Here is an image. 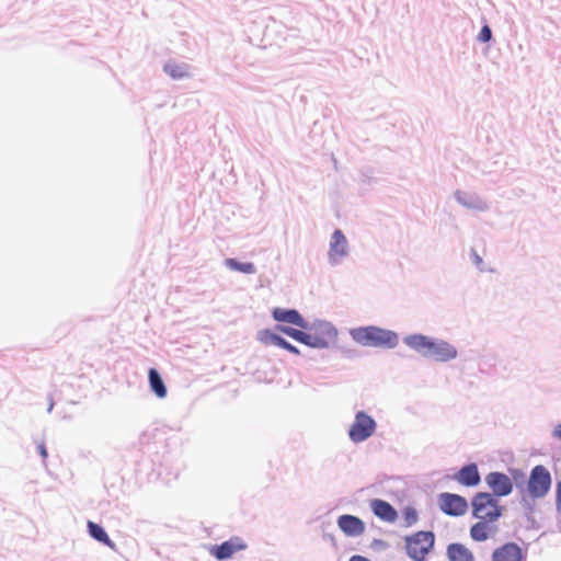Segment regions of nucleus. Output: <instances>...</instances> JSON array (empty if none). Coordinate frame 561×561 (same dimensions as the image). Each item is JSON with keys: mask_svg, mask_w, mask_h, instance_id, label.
<instances>
[{"mask_svg": "<svg viewBox=\"0 0 561 561\" xmlns=\"http://www.w3.org/2000/svg\"><path fill=\"white\" fill-rule=\"evenodd\" d=\"M350 561H369L367 558L362 556H353Z\"/></svg>", "mask_w": 561, "mask_h": 561, "instance_id": "c756f323", "label": "nucleus"}, {"mask_svg": "<svg viewBox=\"0 0 561 561\" xmlns=\"http://www.w3.org/2000/svg\"><path fill=\"white\" fill-rule=\"evenodd\" d=\"M88 529L91 537L95 540L106 545L111 549L115 548L114 542L110 539L105 530L98 524L93 522H88Z\"/></svg>", "mask_w": 561, "mask_h": 561, "instance_id": "412c9836", "label": "nucleus"}, {"mask_svg": "<svg viewBox=\"0 0 561 561\" xmlns=\"http://www.w3.org/2000/svg\"><path fill=\"white\" fill-rule=\"evenodd\" d=\"M485 482L489 488L493 491V495L506 496L513 490V483L508 476L501 472H491L485 477Z\"/></svg>", "mask_w": 561, "mask_h": 561, "instance_id": "9d476101", "label": "nucleus"}, {"mask_svg": "<svg viewBox=\"0 0 561 561\" xmlns=\"http://www.w3.org/2000/svg\"><path fill=\"white\" fill-rule=\"evenodd\" d=\"M435 536L432 531H417L405 538L408 556L415 561H425L426 556L433 549Z\"/></svg>", "mask_w": 561, "mask_h": 561, "instance_id": "7ed1b4c3", "label": "nucleus"}, {"mask_svg": "<svg viewBox=\"0 0 561 561\" xmlns=\"http://www.w3.org/2000/svg\"><path fill=\"white\" fill-rule=\"evenodd\" d=\"M432 342L433 340L421 334H414L405 337L407 345L422 353L424 356H427V352H430Z\"/></svg>", "mask_w": 561, "mask_h": 561, "instance_id": "6ab92c4d", "label": "nucleus"}, {"mask_svg": "<svg viewBox=\"0 0 561 561\" xmlns=\"http://www.w3.org/2000/svg\"><path fill=\"white\" fill-rule=\"evenodd\" d=\"M553 436L561 440V423L554 427Z\"/></svg>", "mask_w": 561, "mask_h": 561, "instance_id": "c85d7f7f", "label": "nucleus"}, {"mask_svg": "<svg viewBox=\"0 0 561 561\" xmlns=\"http://www.w3.org/2000/svg\"><path fill=\"white\" fill-rule=\"evenodd\" d=\"M279 330L283 333H285L286 335L294 339L295 341L309 346L310 336H309L308 332H304L301 330H297V329H293V328H288V327H279Z\"/></svg>", "mask_w": 561, "mask_h": 561, "instance_id": "5701e85b", "label": "nucleus"}, {"mask_svg": "<svg viewBox=\"0 0 561 561\" xmlns=\"http://www.w3.org/2000/svg\"><path fill=\"white\" fill-rule=\"evenodd\" d=\"M527 554L516 542H505L495 548L491 561H526Z\"/></svg>", "mask_w": 561, "mask_h": 561, "instance_id": "6e6552de", "label": "nucleus"}, {"mask_svg": "<svg viewBox=\"0 0 561 561\" xmlns=\"http://www.w3.org/2000/svg\"><path fill=\"white\" fill-rule=\"evenodd\" d=\"M438 505L445 514L451 516H461L468 511L466 499L453 493L439 494Z\"/></svg>", "mask_w": 561, "mask_h": 561, "instance_id": "0eeeda50", "label": "nucleus"}, {"mask_svg": "<svg viewBox=\"0 0 561 561\" xmlns=\"http://www.w3.org/2000/svg\"><path fill=\"white\" fill-rule=\"evenodd\" d=\"M455 479L466 486L477 485L480 482L478 467L474 463L465 466L458 471Z\"/></svg>", "mask_w": 561, "mask_h": 561, "instance_id": "f3484780", "label": "nucleus"}, {"mask_svg": "<svg viewBox=\"0 0 561 561\" xmlns=\"http://www.w3.org/2000/svg\"><path fill=\"white\" fill-rule=\"evenodd\" d=\"M376 430V422L371 416L360 411L355 415V421L352 424L348 435L352 442L360 443L369 438Z\"/></svg>", "mask_w": 561, "mask_h": 561, "instance_id": "423d86ee", "label": "nucleus"}, {"mask_svg": "<svg viewBox=\"0 0 561 561\" xmlns=\"http://www.w3.org/2000/svg\"><path fill=\"white\" fill-rule=\"evenodd\" d=\"M402 518H403L404 526L411 527L417 522L419 515H417V512L415 511V508H413L411 506H407L402 512Z\"/></svg>", "mask_w": 561, "mask_h": 561, "instance_id": "393cba45", "label": "nucleus"}, {"mask_svg": "<svg viewBox=\"0 0 561 561\" xmlns=\"http://www.w3.org/2000/svg\"><path fill=\"white\" fill-rule=\"evenodd\" d=\"M273 318L278 322H287L300 327L302 329H307L306 321L295 309L287 310L282 308H275L273 310Z\"/></svg>", "mask_w": 561, "mask_h": 561, "instance_id": "2eb2a0df", "label": "nucleus"}, {"mask_svg": "<svg viewBox=\"0 0 561 561\" xmlns=\"http://www.w3.org/2000/svg\"><path fill=\"white\" fill-rule=\"evenodd\" d=\"M492 33L488 25L483 26L480 31L479 38L482 42H489L491 39Z\"/></svg>", "mask_w": 561, "mask_h": 561, "instance_id": "bb28decb", "label": "nucleus"}, {"mask_svg": "<svg viewBox=\"0 0 561 561\" xmlns=\"http://www.w3.org/2000/svg\"><path fill=\"white\" fill-rule=\"evenodd\" d=\"M556 507H557L558 514L560 515V523H561V482H558V484H557Z\"/></svg>", "mask_w": 561, "mask_h": 561, "instance_id": "a878e982", "label": "nucleus"}, {"mask_svg": "<svg viewBox=\"0 0 561 561\" xmlns=\"http://www.w3.org/2000/svg\"><path fill=\"white\" fill-rule=\"evenodd\" d=\"M244 549H247V543L244 540L240 537H233L220 545L213 546L209 552L217 560H226Z\"/></svg>", "mask_w": 561, "mask_h": 561, "instance_id": "1a4fd4ad", "label": "nucleus"}, {"mask_svg": "<svg viewBox=\"0 0 561 561\" xmlns=\"http://www.w3.org/2000/svg\"><path fill=\"white\" fill-rule=\"evenodd\" d=\"M551 476L549 470L538 465L533 468L527 483V491L533 499L543 497L550 490Z\"/></svg>", "mask_w": 561, "mask_h": 561, "instance_id": "20e7f679", "label": "nucleus"}, {"mask_svg": "<svg viewBox=\"0 0 561 561\" xmlns=\"http://www.w3.org/2000/svg\"><path fill=\"white\" fill-rule=\"evenodd\" d=\"M457 350L455 346L445 341H434L431 344L427 357H431L437 362H447L456 358Z\"/></svg>", "mask_w": 561, "mask_h": 561, "instance_id": "f8f14e48", "label": "nucleus"}, {"mask_svg": "<svg viewBox=\"0 0 561 561\" xmlns=\"http://www.w3.org/2000/svg\"><path fill=\"white\" fill-rule=\"evenodd\" d=\"M226 265L234 271L244 273V274H254L256 272L254 264L247 262V263H240L234 259H227Z\"/></svg>", "mask_w": 561, "mask_h": 561, "instance_id": "b1692460", "label": "nucleus"}, {"mask_svg": "<svg viewBox=\"0 0 561 561\" xmlns=\"http://www.w3.org/2000/svg\"><path fill=\"white\" fill-rule=\"evenodd\" d=\"M37 450L38 453L41 454L42 458L43 459H46L47 458V449H46V446L44 443H41L38 446H37Z\"/></svg>", "mask_w": 561, "mask_h": 561, "instance_id": "cd10ccee", "label": "nucleus"}, {"mask_svg": "<svg viewBox=\"0 0 561 561\" xmlns=\"http://www.w3.org/2000/svg\"><path fill=\"white\" fill-rule=\"evenodd\" d=\"M310 336L309 346L325 348L336 341L337 332L335 328L328 322H320L311 327L308 331Z\"/></svg>", "mask_w": 561, "mask_h": 561, "instance_id": "39448f33", "label": "nucleus"}, {"mask_svg": "<svg viewBox=\"0 0 561 561\" xmlns=\"http://www.w3.org/2000/svg\"><path fill=\"white\" fill-rule=\"evenodd\" d=\"M339 528L348 537H357L365 533L364 522L354 515H341L337 518Z\"/></svg>", "mask_w": 561, "mask_h": 561, "instance_id": "9b49d317", "label": "nucleus"}, {"mask_svg": "<svg viewBox=\"0 0 561 561\" xmlns=\"http://www.w3.org/2000/svg\"><path fill=\"white\" fill-rule=\"evenodd\" d=\"M149 383L151 390L156 393V396L160 399L167 397V388L161 379L159 373L154 368L149 369Z\"/></svg>", "mask_w": 561, "mask_h": 561, "instance_id": "aec40b11", "label": "nucleus"}, {"mask_svg": "<svg viewBox=\"0 0 561 561\" xmlns=\"http://www.w3.org/2000/svg\"><path fill=\"white\" fill-rule=\"evenodd\" d=\"M352 339L364 346L393 348L398 344V335L378 327H359L350 332Z\"/></svg>", "mask_w": 561, "mask_h": 561, "instance_id": "f03ea898", "label": "nucleus"}, {"mask_svg": "<svg viewBox=\"0 0 561 561\" xmlns=\"http://www.w3.org/2000/svg\"><path fill=\"white\" fill-rule=\"evenodd\" d=\"M260 341L265 344L277 345L293 354H299V351L296 346L291 345L285 339L271 332L270 330H264V331L260 332Z\"/></svg>", "mask_w": 561, "mask_h": 561, "instance_id": "a211bd4d", "label": "nucleus"}, {"mask_svg": "<svg viewBox=\"0 0 561 561\" xmlns=\"http://www.w3.org/2000/svg\"><path fill=\"white\" fill-rule=\"evenodd\" d=\"M347 253V240L341 230H335L332 234L329 257L332 263H337Z\"/></svg>", "mask_w": 561, "mask_h": 561, "instance_id": "ddd939ff", "label": "nucleus"}, {"mask_svg": "<svg viewBox=\"0 0 561 561\" xmlns=\"http://www.w3.org/2000/svg\"><path fill=\"white\" fill-rule=\"evenodd\" d=\"M370 508L373 513L381 520L386 523H394L398 518L396 508L388 502L379 499L370 501Z\"/></svg>", "mask_w": 561, "mask_h": 561, "instance_id": "4468645a", "label": "nucleus"}, {"mask_svg": "<svg viewBox=\"0 0 561 561\" xmlns=\"http://www.w3.org/2000/svg\"><path fill=\"white\" fill-rule=\"evenodd\" d=\"M446 556L449 561H476L473 552L465 545L458 542L447 546Z\"/></svg>", "mask_w": 561, "mask_h": 561, "instance_id": "dca6fc26", "label": "nucleus"}, {"mask_svg": "<svg viewBox=\"0 0 561 561\" xmlns=\"http://www.w3.org/2000/svg\"><path fill=\"white\" fill-rule=\"evenodd\" d=\"M472 516L478 519L470 527V538L483 542L499 533V520L505 512L497 497L488 492L477 493L471 501Z\"/></svg>", "mask_w": 561, "mask_h": 561, "instance_id": "f257e3e1", "label": "nucleus"}, {"mask_svg": "<svg viewBox=\"0 0 561 561\" xmlns=\"http://www.w3.org/2000/svg\"><path fill=\"white\" fill-rule=\"evenodd\" d=\"M164 70L173 79H182L188 75L187 67L176 62L167 64Z\"/></svg>", "mask_w": 561, "mask_h": 561, "instance_id": "4be33fe9", "label": "nucleus"}]
</instances>
